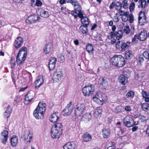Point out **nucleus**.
I'll use <instances>...</instances> for the list:
<instances>
[{"label": "nucleus", "instance_id": "obj_1", "mask_svg": "<svg viewBox=\"0 0 149 149\" xmlns=\"http://www.w3.org/2000/svg\"><path fill=\"white\" fill-rule=\"evenodd\" d=\"M46 109V104L43 102H40L33 111V115L37 119L43 118Z\"/></svg>", "mask_w": 149, "mask_h": 149}, {"label": "nucleus", "instance_id": "obj_2", "mask_svg": "<svg viewBox=\"0 0 149 149\" xmlns=\"http://www.w3.org/2000/svg\"><path fill=\"white\" fill-rule=\"evenodd\" d=\"M110 62L113 65L118 68L123 67L125 64L124 58L120 55H114L111 58Z\"/></svg>", "mask_w": 149, "mask_h": 149}, {"label": "nucleus", "instance_id": "obj_3", "mask_svg": "<svg viewBox=\"0 0 149 149\" xmlns=\"http://www.w3.org/2000/svg\"><path fill=\"white\" fill-rule=\"evenodd\" d=\"M62 127L61 123H57L53 125L51 131L52 137L54 139L59 138L62 134Z\"/></svg>", "mask_w": 149, "mask_h": 149}, {"label": "nucleus", "instance_id": "obj_4", "mask_svg": "<svg viewBox=\"0 0 149 149\" xmlns=\"http://www.w3.org/2000/svg\"><path fill=\"white\" fill-rule=\"evenodd\" d=\"M66 1L67 0H66ZM68 2H70L72 3L74 6L75 10L72 11L71 12L72 14H74V13L78 14V16L81 19L83 17V12L81 11V8L79 3L77 1L75 0H67Z\"/></svg>", "mask_w": 149, "mask_h": 149}, {"label": "nucleus", "instance_id": "obj_5", "mask_svg": "<svg viewBox=\"0 0 149 149\" xmlns=\"http://www.w3.org/2000/svg\"><path fill=\"white\" fill-rule=\"evenodd\" d=\"M95 89L94 86L92 84H89L84 86L82 89V92L85 96H91L94 93Z\"/></svg>", "mask_w": 149, "mask_h": 149}, {"label": "nucleus", "instance_id": "obj_6", "mask_svg": "<svg viewBox=\"0 0 149 149\" xmlns=\"http://www.w3.org/2000/svg\"><path fill=\"white\" fill-rule=\"evenodd\" d=\"M106 97L104 94L97 93L93 97V100L96 103L102 105L106 100Z\"/></svg>", "mask_w": 149, "mask_h": 149}, {"label": "nucleus", "instance_id": "obj_7", "mask_svg": "<svg viewBox=\"0 0 149 149\" xmlns=\"http://www.w3.org/2000/svg\"><path fill=\"white\" fill-rule=\"evenodd\" d=\"M63 75V73L62 70L60 69H58L54 73L53 76L52 80L53 82H58L62 79Z\"/></svg>", "mask_w": 149, "mask_h": 149}, {"label": "nucleus", "instance_id": "obj_8", "mask_svg": "<svg viewBox=\"0 0 149 149\" xmlns=\"http://www.w3.org/2000/svg\"><path fill=\"white\" fill-rule=\"evenodd\" d=\"M85 106L83 104H78L76 106L75 109V114L77 116L82 115L84 111Z\"/></svg>", "mask_w": 149, "mask_h": 149}, {"label": "nucleus", "instance_id": "obj_9", "mask_svg": "<svg viewBox=\"0 0 149 149\" xmlns=\"http://www.w3.org/2000/svg\"><path fill=\"white\" fill-rule=\"evenodd\" d=\"M73 107L72 102L70 101L63 110V115L64 116H67L70 115L73 110Z\"/></svg>", "mask_w": 149, "mask_h": 149}, {"label": "nucleus", "instance_id": "obj_10", "mask_svg": "<svg viewBox=\"0 0 149 149\" xmlns=\"http://www.w3.org/2000/svg\"><path fill=\"white\" fill-rule=\"evenodd\" d=\"M35 95V93L34 91H29L26 96L25 103L28 104L31 102L34 97Z\"/></svg>", "mask_w": 149, "mask_h": 149}, {"label": "nucleus", "instance_id": "obj_11", "mask_svg": "<svg viewBox=\"0 0 149 149\" xmlns=\"http://www.w3.org/2000/svg\"><path fill=\"white\" fill-rule=\"evenodd\" d=\"M123 122L125 126L130 127L135 124L133 119L129 116H126L123 119Z\"/></svg>", "mask_w": 149, "mask_h": 149}, {"label": "nucleus", "instance_id": "obj_12", "mask_svg": "<svg viewBox=\"0 0 149 149\" xmlns=\"http://www.w3.org/2000/svg\"><path fill=\"white\" fill-rule=\"evenodd\" d=\"M8 132L4 130L1 134L0 140L2 143L4 144H6L8 139Z\"/></svg>", "mask_w": 149, "mask_h": 149}, {"label": "nucleus", "instance_id": "obj_13", "mask_svg": "<svg viewBox=\"0 0 149 149\" xmlns=\"http://www.w3.org/2000/svg\"><path fill=\"white\" fill-rule=\"evenodd\" d=\"M53 45L50 42L47 43L45 45L43 49V53L47 54L50 53L52 50Z\"/></svg>", "mask_w": 149, "mask_h": 149}, {"label": "nucleus", "instance_id": "obj_14", "mask_svg": "<svg viewBox=\"0 0 149 149\" xmlns=\"http://www.w3.org/2000/svg\"><path fill=\"white\" fill-rule=\"evenodd\" d=\"M146 16L145 13L143 11H140L139 14L138 18L139 23L141 25L144 24L146 22Z\"/></svg>", "mask_w": 149, "mask_h": 149}, {"label": "nucleus", "instance_id": "obj_15", "mask_svg": "<svg viewBox=\"0 0 149 149\" xmlns=\"http://www.w3.org/2000/svg\"><path fill=\"white\" fill-rule=\"evenodd\" d=\"M23 43V38L21 37H18L15 39L14 45L15 48L18 49L22 46Z\"/></svg>", "mask_w": 149, "mask_h": 149}, {"label": "nucleus", "instance_id": "obj_16", "mask_svg": "<svg viewBox=\"0 0 149 149\" xmlns=\"http://www.w3.org/2000/svg\"><path fill=\"white\" fill-rule=\"evenodd\" d=\"M44 80L42 75L38 76L35 81V88H38L43 83Z\"/></svg>", "mask_w": 149, "mask_h": 149}, {"label": "nucleus", "instance_id": "obj_17", "mask_svg": "<svg viewBox=\"0 0 149 149\" xmlns=\"http://www.w3.org/2000/svg\"><path fill=\"white\" fill-rule=\"evenodd\" d=\"M38 14L41 17L47 18L49 16L48 12L43 9H39L37 11Z\"/></svg>", "mask_w": 149, "mask_h": 149}, {"label": "nucleus", "instance_id": "obj_18", "mask_svg": "<svg viewBox=\"0 0 149 149\" xmlns=\"http://www.w3.org/2000/svg\"><path fill=\"white\" fill-rule=\"evenodd\" d=\"M148 36L147 32L144 30H142L138 36L139 40L143 41L145 40Z\"/></svg>", "mask_w": 149, "mask_h": 149}, {"label": "nucleus", "instance_id": "obj_19", "mask_svg": "<svg viewBox=\"0 0 149 149\" xmlns=\"http://www.w3.org/2000/svg\"><path fill=\"white\" fill-rule=\"evenodd\" d=\"M56 61V59L54 57H52L49 61V68L50 70L54 69Z\"/></svg>", "mask_w": 149, "mask_h": 149}, {"label": "nucleus", "instance_id": "obj_20", "mask_svg": "<svg viewBox=\"0 0 149 149\" xmlns=\"http://www.w3.org/2000/svg\"><path fill=\"white\" fill-rule=\"evenodd\" d=\"M59 114L58 112H55L51 115L50 118V120L52 123L57 122L59 119Z\"/></svg>", "mask_w": 149, "mask_h": 149}, {"label": "nucleus", "instance_id": "obj_21", "mask_svg": "<svg viewBox=\"0 0 149 149\" xmlns=\"http://www.w3.org/2000/svg\"><path fill=\"white\" fill-rule=\"evenodd\" d=\"M18 143V139L17 137L13 135L10 139V143L12 146L16 147Z\"/></svg>", "mask_w": 149, "mask_h": 149}, {"label": "nucleus", "instance_id": "obj_22", "mask_svg": "<svg viewBox=\"0 0 149 149\" xmlns=\"http://www.w3.org/2000/svg\"><path fill=\"white\" fill-rule=\"evenodd\" d=\"M26 57L17 55L16 58V63L17 65H20L25 60Z\"/></svg>", "mask_w": 149, "mask_h": 149}, {"label": "nucleus", "instance_id": "obj_23", "mask_svg": "<svg viewBox=\"0 0 149 149\" xmlns=\"http://www.w3.org/2000/svg\"><path fill=\"white\" fill-rule=\"evenodd\" d=\"M118 81L122 84L125 85L128 81L127 78L124 75H120L118 78Z\"/></svg>", "mask_w": 149, "mask_h": 149}, {"label": "nucleus", "instance_id": "obj_24", "mask_svg": "<svg viewBox=\"0 0 149 149\" xmlns=\"http://www.w3.org/2000/svg\"><path fill=\"white\" fill-rule=\"evenodd\" d=\"M37 19V17L34 15H30L26 20V22L28 24H31L36 22Z\"/></svg>", "mask_w": 149, "mask_h": 149}, {"label": "nucleus", "instance_id": "obj_25", "mask_svg": "<svg viewBox=\"0 0 149 149\" xmlns=\"http://www.w3.org/2000/svg\"><path fill=\"white\" fill-rule=\"evenodd\" d=\"M24 137L25 141L30 143L32 139L33 134L31 132L29 131L27 134L24 135Z\"/></svg>", "mask_w": 149, "mask_h": 149}, {"label": "nucleus", "instance_id": "obj_26", "mask_svg": "<svg viewBox=\"0 0 149 149\" xmlns=\"http://www.w3.org/2000/svg\"><path fill=\"white\" fill-rule=\"evenodd\" d=\"M75 148L74 144L71 142H68L63 146V149H74Z\"/></svg>", "mask_w": 149, "mask_h": 149}, {"label": "nucleus", "instance_id": "obj_27", "mask_svg": "<svg viewBox=\"0 0 149 149\" xmlns=\"http://www.w3.org/2000/svg\"><path fill=\"white\" fill-rule=\"evenodd\" d=\"M27 54L26 48L25 47H23L20 49L17 55L26 57Z\"/></svg>", "mask_w": 149, "mask_h": 149}, {"label": "nucleus", "instance_id": "obj_28", "mask_svg": "<svg viewBox=\"0 0 149 149\" xmlns=\"http://www.w3.org/2000/svg\"><path fill=\"white\" fill-rule=\"evenodd\" d=\"M92 137L91 135L87 133L84 134L83 136V140L84 142H88L91 141Z\"/></svg>", "mask_w": 149, "mask_h": 149}, {"label": "nucleus", "instance_id": "obj_29", "mask_svg": "<svg viewBox=\"0 0 149 149\" xmlns=\"http://www.w3.org/2000/svg\"><path fill=\"white\" fill-rule=\"evenodd\" d=\"M102 109L100 107H97L94 110L93 114L94 116L97 118L100 116L102 112Z\"/></svg>", "mask_w": 149, "mask_h": 149}, {"label": "nucleus", "instance_id": "obj_30", "mask_svg": "<svg viewBox=\"0 0 149 149\" xmlns=\"http://www.w3.org/2000/svg\"><path fill=\"white\" fill-rule=\"evenodd\" d=\"M102 135L104 138H108L110 135V131L108 129H104L102 130Z\"/></svg>", "mask_w": 149, "mask_h": 149}, {"label": "nucleus", "instance_id": "obj_31", "mask_svg": "<svg viewBox=\"0 0 149 149\" xmlns=\"http://www.w3.org/2000/svg\"><path fill=\"white\" fill-rule=\"evenodd\" d=\"M92 118V116L91 113H86L84 114L82 118L83 120L87 122L90 120Z\"/></svg>", "mask_w": 149, "mask_h": 149}, {"label": "nucleus", "instance_id": "obj_32", "mask_svg": "<svg viewBox=\"0 0 149 149\" xmlns=\"http://www.w3.org/2000/svg\"><path fill=\"white\" fill-rule=\"evenodd\" d=\"M138 8L144 9L147 6V2L146 0H139Z\"/></svg>", "mask_w": 149, "mask_h": 149}, {"label": "nucleus", "instance_id": "obj_33", "mask_svg": "<svg viewBox=\"0 0 149 149\" xmlns=\"http://www.w3.org/2000/svg\"><path fill=\"white\" fill-rule=\"evenodd\" d=\"M81 22L82 23L86 26L88 25L89 23V20L87 17H83L81 18Z\"/></svg>", "mask_w": 149, "mask_h": 149}, {"label": "nucleus", "instance_id": "obj_34", "mask_svg": "<svg viewBox=\"0 0 149 149\" xmlns=\"http://www.w3.org/2000/svg\"><path fill=\"white\" fill-rule=\"evenodd\" d=\"M86 49L89 54H92L93 53V49L92 45H87L86 47Z\"/></svg>", "mask_w": 149, "mask_h": 149}, {"label": "nucleus", "instance_id": "obj_35", "mask_svg": "<svg viewBox=\"0 0 149 149\" xmlns=\"http://www.w3.org/2000/svg\"><path fill=\"white\" fill-rule=\"evenodd\" d=\"M133 56L132 52L130 50L126 51L125 53V57L126 59H131Z\"/></svg>", "mask_w": 149, "mask_h": 149}, {"label": "nucleus", "instance_id": "obj_36", "mask_svg": "<svg viewBox=\"0 0 149 149\" xmlns=\"http://www.w3.org/2000/svg\"><path fill=\"white\" fill-rule=\"evenodd\" d=\"M123 35V32L122 30H120L118 31L116 33V38L118 40H119L121 39Z\"/></svg>", "mask_w": 149, "mask_h": 149}, {"label": "nucleus", "instance_id": "obj_37", "mask_svg": "<svg viewBox=\"0 0 149 149\" xmlns=\"http://www.w3.org/2000/svg\"><path fill=\"white\" fill-rule=\"evenodd\" d=\"M129 47V46L126 43L122 42L120 50L122 52L124 51L126 49L128 48Z\"/></svg>", "mask_w": 149, "mask_h": 149}, {"label": "nucleus", "instance_id": "obj_38", "mask_svg": "<svg viewBox=\"0 0 149 149\" xmlns=\"http://www.w3.org/2000/svg\"><path fill=\"white\" fill-rule=\"evenodd\" d=\"M129 13L128 12H125V14L122 16L121 18L123 21L124 22H126L128 21L129 19L128 15Z\"/></svg>", "mask_w": 149, "mask_h": 149}, {"label": "nucleus", "instance_id": "obj_39", "mask_svg": "<svg viewBox=\"0 0 149 149\" xmlns=\"http://www.w3.org/2000/svg\"><path fill=\"white\" fill-rule=\"evenodd\" d=\"M79 30L83 33H86L87 31V29L86 26H81L79 28Z\"/></svg>", "mask_w": 149, "mask_h": 149}, {"label": "nucleus", "instance_id": "obj_40", "mask_svg": "<svg viewBox=\"0 0 149 149\" xmlns=\"http://www.w3.org/2000/svg\"><path fill=\"white\" fill-rule=\"evenodd\" d=\"M121 4L122 7L123 8L126 9L128 8V4L127 0H123Z\"/></svg>", "mask_w": 149, "mask_h": 149}, {"label": "nucleus", "instance_id": "obj_41", "mask_svg": "<svg viewBox=\"0 0 149 149\" xmlns=\"http://www.w3.org/2000/svg\"><path fill=\"white\" fill-rule=\"evenodd\" d=\"M116 8L117 10H120L122 9L121 3L119 1H117L115 3Z\"/></svg>", "mask_w": 149, "mask_h": 149}, {"label": "nucleus", "instance_id": "obj_42", "mask_svg": "<svg viewBox=\"0 0 149 149\" xmlns=\"http://www.w3.org/2000/svg\"><path fill=\"white\" fill-rule=\"evenodd\" d=\"M149 104L147 103H144L141 105V107L142 109L144 111H147L149 108Z\"/></svg>", "mask_w": 149, "mask_h": 149}, {"label": "nucleus", "instance_id": "obj_43", "mask_svg": "<svg viewBox=\"0 0 149 149\" xmlns=\"http://www.w3.org/2000/svg\"><path fill=\"white\" fill-rule=\"evenodd\" d=\"M143 55L145 58L149 59V49H147L146 51L144 52L143 53Z\"/></svg>", "mask_w": 149, "mask_h": 149}, {"label": "nucleus", "instance_id": "obj_44", "mask_svg": "<svg viewBox=\"0 0 149 149\" xmlns=\"http://www.w3.org/2000/svg\"><path fill=\"white\" fill-rule=\"evenodd\" d=\"M134 95V92L132 91H130L126 95L127 97L133 98Z\"/></svg>", "mask_w": 149, "mask_h": 149}, {"label": "nucleus", "instance_id": "obj_45", "mask_svg": "<svg viewBox=\"0 0 149 149\" xmlns=\"http://www.w3.org/2000/svg\"><path fill=\"white\" fill-rule=\"evenodd\" d=\"M135 4L134 2L131 3L129 6V9L131 12L134 11L135 8Z\"/></svg>", "mask_w": 149, "mask_h": 149}, {"label": "nucleus", "instance_id": "obj_46", "mask_svg": "<svg viewBox=\"0 0 149 149\" xmlns=\"http://www.w3.org/2000/svg\"><path fill=\"white\" fill-rule=\"evenodd\" d=\"M124 32L126 34H129L130 32V27L128 26H125L124 29Z\"/></svg>", "mask_w": 149, "mask_h": 149}, {"label": "nucleus", "instance_id": "obj_47", "mask_svg": "<svg viewBox=\"0 0 149 149\" xmlns=\"http://www.w3.org/2000/svg\"><path fill=\"white\" fill-rule=\"evenodd\" d=\"M114 111L116 113L122 112L121 107L119 106L116 107Z\"/></svg>", "mask_w": 149, "mask_h": 149}, {"label": "nucleus", "instance_id": "obj_48", "mask_svg": "<svg viewBox=\"0 0 149 149\" xmlns=\"http://www.w3.org/2000/svg\"><path fill=\"white\" fill-rule=\"evenodd\" d=\"M116 36V33L114 32H111L108 36L109 39H111Z\"/></svg>", "mask_w": 149, "mask_h": 149}, {"label": "nucleus", "instance_id": "obj_49", "mask_svg": "<svg viewBox=\"0 0 149 149\" xmlns=\"http://www.w3.org/2000/svg\"><path fill=\"white\" fill-rule=\"evenodd\" d=\"M58 57V60L61 62H63L65 60L64 56L62 54L59 55Z\"/></svg>", "mask_w": 149, "mask_h": 149}, {"label": "nucleus", "instance_id": "obj_50", "mask_svg": "<svg viewBox=\"0 0 149 149\" xmlns=\"http://www.w3.org/2000/svg\"><path fill=\"white\" fill-rule=\"evenodd\" d=\"M98 84H100L103 85L105 82V80L103 77L100 78L98 81Z\"/></svg>", "mask_w": 149, "mask_h": 149}, {"label": "nucleus", "instance_id": "obj_51", "mask_svg": "<svg viewBox=\"0 0 149 149\" xmlns=\"http://www.w3.org/2000/svg\"><path fill=\"white\" fill-rule=\"evenodd\" d=\"M10 64L11 65V67L12 68H14L15 67V64L14 60L11 59L10 61Z\"/></svg>", "mask_w": 149, "mask_h": 149}, {"label": "nucleus", "instance_id": "obj_52", "mask_svg": "<svg viewBox=\"0 0 149 149\" xmlns=\"http://www.w3.org/2000/svg\"><path fill=\"white\" fill-rule=\"evenodd\" d=\"M138 40H139L138 36H137L136 35L132 38V42L133 43H136L138 42Z\"/></svg>", "mask_w": 149, "mask_h": 149}, {"label": "nucleus", "instance_id": "obj_53", "mask_svg": "<svg viewBox=\"0 0 149 149\" xmlns=\"http://www.w3.org/2000/svg\"><path fill=\"white\" fill-rule=\"evenodd\" d=\"M121 43L120 41H118L116 43V49H119L120 50L121 47Z\"/></svg>", "mask_w": 149, "mask_h": 149}, {"label": "nucleus", "instance_id": "obj_54", "mask_svg": "<svg viewBox=\"0 0 149 149\" xmlns=\"http://www.w3.org/2000/svg\"><path fill=\"white\" fill-rule=\"evenodd\" d=\"M142 93L143 98L147 97L149 95V93L144 91H142Z\"/></svg>", "mask_w": 149, "mask_h": 149}, {"label": "nucleus", "instance_id": "obj_55", "mask_svg": "<svg viewBox=\"0 0 149 149\" xmlns=\"http://www.w3.org/2000/svg\"><path fill=\"white\" fill-rule=\"evenodd\" d=\"M129 21L130 23H132L134 20V16L132 14H130L129 16Z\"/></svg>", "mask_w": 149, "mask_h": 149}, {"label": "nucleus", "instance_id": "obj_56", "mask_svg": "<svg viewBox=\"0 0 149 149\" xmlns=\"http://www.w3.org/2000/svg\"><path fill=\"white\" fill-rule=\"evenodd\" d=\"M119 16L116 13L114 17L113 21L115 22H119Z\"/></svg>", "mask_w": 149, "mask_h": 149}, {"label": "nucleus", "instance_id": "obj_57", "mask_svg": "<svg viewBox=\"0 0 149 149\" xmlns=\"http://www.w3.org/2000/svg\"><path fill=\"white\" fill-rule=\"evenodd\" d=\"M10 113H8V112L7 111H5L4 113V116L5 118H8L10 115Z\"/></svg>", "mask_w": 149, "mask_h": 149}, {"label": "nucleus", "instance_id": "obj_58", "mask_svg": "<svg viewBox=\"0 0 149 149\" xmlns=\"http://www.w3.org/2000/svg\"><path fill=\"white\" fill-rule=\"evenodd\" d=\"M61 9L62 12L64 13H66V12L68 10V9L65 7L64 8L63 7H62L61 8Z\"/></svg>", "mask_w": 149, "mask_h": 149}, {"label": "nucleus", "instance_id": "obj_59", "mask_svg": "<svg viewBox=\"0 0 149 149\" xmlns=\"http://www.w3.org/2000/svg\"><path fill=\"white\" fill-rule=\"evenodd\" d=\"M11 111L12 109L11 107L9 106H8L7 108V109L6 111H7L8 112V113H10L11 112Z\"/></svg>", "mask_w": 149, "mask_h": 149}, {"label": "nucleus", "instance_id": "obj_60", "mask_svg": "<svg viewBox=\"0 0 149 149\" xmlns=\"http://www.w3.org/2000/svg\"><path fill=\"white\" fill-rule=\"evenodd\" d=\"M143 60L144 58L142 56H139L138 58V61L140 62L141 63L143 61Z\"/></svg>", "mask_w": 149, "mask_h": 149}, {"label": "nucleus", "instance_id": "obj_61", "mask_svg": "<svg viewBox=\"0 0 149 149\" xmlns=\"http://www.w3.org/2000/svg\"><path fill=\"white\" fill-rule=\"evenodd\" d=\"M131 107L130 106H126L125 107V109L126 111H130L131 110Z\"/></svg>", "mask_w": 149, "mask_h": 149}, {"label": "nucleus", "instance_id": "obj_62", "mask_svg": "<svg viewBox=\"0 0 149 149\" xmlns=\"http://www.w3.org/2000/svg\"><path fill=\"white\" fill-rule=\"evenodd\" d=\"M115 5V2H113L110 4L109 7L110 9H111L114 7Z\"/></svg>", "mask_w": 149, "mask_h": 149}, {"label": "nucleus", "instance_id": "obj_63", "mask_svg": "<svg viewBox=\"0 0 149 149\" xmlns=\"http://www.w3.org/2000/svg\"><path fill=\"white\" fill-rule=\"evenodd\" d=\"M119 11H120L119 12V13L120 14V15L123 16V15L125 14V12L124 11L121 10Z\"/></svg>", "mask_w": 149, "mask_h": 149}, {"label": "nucleus", "instance_id": "obj_64", "mask_svg": "<svg viewBox=\"0 0 149 149\" xmlns=\"http://www.w3.org/2000/svg\"><path fill=\"white\" fill-rule=\"evenodd\" d=\"M141 119L143 122H144L146 120V118L144 116H141Z\"/></svg>", "mask_w": 149, "mask_h": 149}]
</instances>
